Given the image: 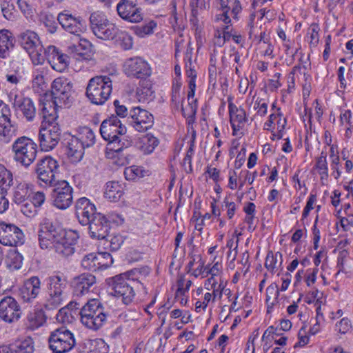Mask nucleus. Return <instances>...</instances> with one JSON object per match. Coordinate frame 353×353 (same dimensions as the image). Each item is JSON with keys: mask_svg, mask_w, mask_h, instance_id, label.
<instances>
[{"mask_svg": "<svg viewBox=\"0 0 353 353\" xmlns=\"http://www.w3.org/2000/svg\"><path fill=\"white\" fill-rule=\"evenodd\" d=\"M68 52L79 61L92 60L94 55L92 45L86 39H80L77 44L70 45L68 47Z\"/></svg>", "mask_w": 353, "mask_h": 353, "instance_id": "nucleus-26", "label": "nucleus"}, {"mask_svg": "<svg viewBox=\"0 0 353 353\" xmlns=\"http://www.w3.org/2000/svg\"><path fill=\"white\" fill-rule=\"evenodd\" d=\"M158 145V139L151 134L143 136L137 143V148L145 154L152 153Z\"/></svg>", "mask_w": 353, "mask_h": 353, "instance_id": "nucleus-34", "label": "nucleus"}, {"mask_svg": "<svg viewBox=\"0 0 353 353\" xmlns=\"http://www.w3.org/2000/svg\"><path fill=\"white\" fill-rule=\"evenodd\" d=\"M34 351V341L28 337L22 341L9 345L8 353H33Z\"/></svg>", "mask_w": 353, "mask_h": 353, "instance_id": "nucleus-35", "label": "nucleus"}, {"mask_svg": "<svg viewBox=\"0 0 353 353\" xmlns=\"http://www.w3.org/2000/svg\"><path fill=\"white\" fill-rule=\"evenodd\" d=\"M88 225H89V233L91 238L100 240L99 243L109 241L107 238L109 236L110 223L104 215L99 213Z\"/></svg>", "mask_w": 353, "mask_h": 353, "instance_id": "nucleus-16", "label": "nucleus"}, {"mask_svg": "<svg viewBox=\"0 0 353 353\" xmlns=\"http://www.w3.org/2000/svg\"><path fill=\"white\" fill-rule=\"evenodd\" d=\"M51 198L53 205L60 209L65 210L72 203V188L65 180L59 181L53 185Z\"/></svg>", "mask_w": 353, "mask_h": 353, "instance_id": "nucleus-11", "label": "nucleus"}, {"mask_svg": "<svg viewBox=\"0 0 353 353\" xmlns=\"http://www.w3.org/2000/svg\"><path fill=\"white\" fill-rule=\"evenodd\" d=\"M41 281L37 276L26 280L19 290V296L26 303L32 302L41 292Z\"/></svg>", "mask_w": 353, "mask_h": 353, "instance_id": "nucleus-25", "label": "nucleus"}, {"mask_svg": "<svg viewBox=\"0 0 353 353\" xmlns=\"http://www.w3.org/2000/svg\"><path fill=\"white\" fill-rule=\"evenodd\" d=\"M96 283V277L91 273H82L72 280L74 295L82 296L91 291V288Z\"/></svg>", "mask_w": 353, "mask_h": 353, "instance_id": "nucleus-23", "label": "nucleus"}, {"mask_svg": "<svg viewBox=\"0 0 353 353\" xmlns=\"http://www.w3.org/2000/svg\"><path fill=\"white\" fill-rule=\"evenodd\" d=\"M48 343L54 353H65L73 349L76 340L74 334L67 327L61 326L50 332Z\"/></svg>", "mask_w": 353, "mask_h": 353, "instance_id": "nucleus-8", "label": "nucleus"}, {"mask_svg": "<svg viewBox=\"0 0 353 353\" xmlns=\"http://www.w3.org/2000/svg\"><path fill=\"white\" fill-rule=\"evenodd\" d=\"M14 160L24 166L29 167L36 159L37 145L26 136L18 137L12 145Z\"/></svg>", "mask_w": 353, "mask_h": 353, "instance_id": "nucleus-3", "label": "nucleus"}, {"mask_svg": "<svg viewBox=\"0 0 353 353\" xmlns=\"http://www.w3.org/2000/svg\"><path fill=\"white\" fill-rule=\"evenodd\" d=\"M181 86V83L176 81V82L173 83L172 88V97H171V101L173 103H174V105L176 108H178L181 104V99H180V89Z\"/></svg>", "mask_w": 353, "mask_h": 353, "instance_id": "nucleus-57", "label": "nucleus"}, {"mask_svg": "<svg viewBox=\"0 0 353 353\" xmlns=\"http://www.w3.org/2000/svg\"><path fill=\"white\" fill-rule=\"evenodd\" d=\"M128 121L135 130L145 132L152 127L154 117L148 111L137 106L130 110Z\"/></svg>", "mask_w": 353, "mask_h": 353, "instance_id": "nucleus-14", "label": "nucleus"}, {"mask_svg": "<svg viewBox=\"0 0 353 353\" xmlns=\"http://www.w3.org/2000/svg\"><path fill=\"white\" fill-rule=\"evenodd\" d=\"M81 323L88 328L98 330L106 321L107 314L97 299L89 300L79 312Z\"/></svg>", "mask_w": 353, "mask_h": 353, "instance_id": "nucleus-4", "label": "nucleus"}, {"mask_svg": "<svg viewBox=\"0 0 353 353\" xmlns=\"http://www.w3.org/2000/svg\"><path fill=\"white\" fill-rule=\"evenodd\" d=\"M79 237V234L76 231L69 230L64 234L62 240L56 242L52 249L61 256H70L74 253V245L77 243Z\"/></svg>", "mask_w": 353, "mask_h": 353, "instance_id": "nucleus-20", "label": "nucleus"}, {"mask_svg": "<svg viewBox=\"0 0 353 353\" xmlns=\"http://www.w3.org/2000/svg\"><path fill=\"white\" fill-rule=\"evenodd\" d=\"M59 165L57 160L50 156H46L39 160L35 167L37 179L46 185H53L59 181L56 175L59 172Z\"/></svg>", "mask_w": 353, "mask_h": 353, "instance_id": "nucleus-10", "label": "nucleus"}, {"mask_svg": "<svg viewBox=\"0 0 353 353\" xmlns=\"http://www.w3.org/2000/svg\"><path fill=\"white\" fill-rule=\"evenodd\" d=\"M32 61L34 65L42 64L46 58L43 51V46L41 45V48L39 50L34 49L28 52Z\"/></svg>", "mask_w": 353, "mask_h": 353, "instance_id": "nucleus-53", "label": "nucleus"}, {"mask_svg": "<svg viewBox=\"0 0 353 353\" xmlns=\"http://www.w3.org/2000/svg\"><path fill=\"white\" fill-rule=\"evenodd\" d=\"M194 141H192L183 161V165L185 167V170L187 173H191L192 172V157L194 154Z\"/></svg>", "mask_w": 353, "mask_h": 353, "instance_id": "nucleus-54", "label": "nucleus"}, {"mask_svg": "<svg viewBox=\"0 0 353 353\" xmlns=\"http://www.w3.org/2000/svg\"><path fill=\"white\" fill-rule=\"evenodd\" d=\"M123 174L127 180L134 181L148 175V171L143 167L132 165L125 168Z\"/></svg>", "mask_w": 353, "mask_h": 353, "instance_id": "nucleus-41", "label": "nucleus"}, {"mask_svg": "<svg viewBox=\"0 0 353 353\" xmlns=\"http://www.w3.org/2000/svg\"><path fill=\"white\" fill-rule=\"evenodd\" d=\"M18 41L21 47L28 52L41 48V43L36 32L31 30H26L18 36Z\"/></svg>", "mask_w": 353, "mask_h": 353, "instance_id": "nucleus-29", "label": "nucleus"}, {"mask_svg": "<svg viewBox=\"0 0 353 353\" xmlns=\"http://www.w3.org/2000/svg\"><path fill=\"white\" fill-rule=\"evenodd\" d=\"M278 257L280 259L282 257V254L279 252L274 254L272 251H270L266 256L265 267L272 273L274 272V270L276 268Z\"/></svg>", "mask_w": 353, "mask_h": 353, "instance_id": "nucleus-50", "label": "nucleus"}, {"mask_svg": "<svg viewBox=\"0 0 353 353\" xmlns=\"http://www.w3.org/2000/svg\"><path fill=\"white\" fill-rule=\"evenodd\" d=\"M21 212L28 217H33L37 214V209L31 203H26L21 204Z\"/></svg>", "mask_w": 353, "mask_h": 353, "instance_id": "nucleus-64", "label": "nucleus"}, {"mask_svg": "<svg viewBox=\"0 0 353 353\" xmlns=\"http://www.w3.org/2000/svg\"><path fill=\"white\" fill-rule=\"evenodd\" d=\"M63 230L48 219H44L38 232L39 245L41 249H50L58 241L64 237Z\"/></svg>", "mask_w": 353, "mask_h": 353, "instance_id": "nucleus-9", "label": "nucleus"}, {"mask_svg": "<svg viewBox=\"0 0 353 353\" xmlns=\"http://www.w3.org/2000/svg\"><path fill=\"white\" fill-rule=\"evenodd\" d=\"M25 236L22 230L14 224L0 223V243L6 246L23 244Z\"/></svg>", "mask_w": 353, "mask_h": 353, "instance_id": "nucleus-15", "label": "nucleus"}, {"mask_svg": "<svg viewBox=\"0 0 353 353\" xmlns=\"http://www.w3.org/2000/svg\"><path fill=\"white\" fill-rule=\"evenodd\" d=\"M117 133L112 137V154L120 153L124 147H126L125 142L127 140Z\"/></svg>", "mask_w": 353, "mask_h": 353, "instance_id": "nucleus-49", "label": "nucleus"}, {"mask_svg": "<svg viewBox=\"0 0 353 353\" xmlns=\"http://www.w3.org/2000/svg\"><path fill=\"white\" fill-rule=\"evenodd\" d=\"M14 48V38L7 30L0 31V57L6 59L10 57V51Z\"/></svg>", "mask_w": 353, "mask_h": 353, "instance_id": "nucleus-32", "label": "nucleus"}, {"mask_svg": "<svg viewBox=\"0 0 353 353\" xmlns=\"http://www.w3.org/2000/svg\"><path fill=\"white\" fill-rule=\"evenodd\" d=\"M114 192L115 193L112 195V202L119 201L123 194V187L118 182L112 181V193Z\"/></svg>", "mask_w": 353, "mask_h": 353, "instance_id": "nucleus-62", "label": "nucleus"}, {"mask_svg": "<svg viewBox=\"0 0 353 353\" xmlns=\"http://www.w3.org/2000/svg\"><path fill=\"white\" fill-rule=\"evenodd\" d=\"M210 1V0H192L190 6L193 15L196 16L198 14V8L203 10L209 8Z\"/></svg>", "mask_w": 353, "mask_h": 353, "instance_id": "nucleus-59", "label": "nucleus"}, {"mask_svg": "<svg viewBox=\"0 0 353 353\" xmlns=\"http://www.w3.org/2000/svg\"><path fill=\"white\" fill-rule=\"evenodd\" d=\"M13 185V176L10 171L0 164V189L1 191L7 190Z\"/></svg>", "mask_w": 353, "mask_h": 353, "instance_id": "nucleus-43", "label": "nucleus"}, {"mask_svg": "<svg viewBox=\"0 0 353 353\" xmlns=\"http://www.w3.org/2000/svg\"><path fill=\"white\" fill-rule=\"evenodd\" d=\"M73 319L71 310L68 307L61 308L57 314V319L62 323H70Z\"/></svg>", "mask_w": 353, "mask_h": 353, "instance_id": "nucleus-55", "label": "nucleus"}, {"mask_svg": "<svg viewBox=\"0 0 353 353\" xmlns=\"http://www.w3.org/2000/svg\"><path fill=\"white\" fill-rule=\"evenodd\" d=\"M340 224L344 231H349L353 228V212H347L345 217L341 218Z\"/></svg>", "mask_w": 353, "mask_h": 353, "instance_id": "nucleus-63", "label": "nucleus"}, {"mask_svg": "<svg viewBox=\"0 0 353 353\" xmlns=\"http://www.w3.org/2000/svg\"><path fill=\"white\" fill-rule=\"evenodd\" d=\"M45 74H46V72L44 68H39L36 69L34 72L32 79V85L34 88L37 87V88H40L41 90H43L44 88H46Z\"/></svg>", "mask_w": 353, "mask_h": 353, "instance_id": "nucleus-47", "label": "nucleus"}, {"mask_svg": "<svg viewBox=\"0 0 353 353\" xmlns=\"http://www.w3.org/2000/svg\"><path fill=\"white\" fill-rule=\"evenodd\" d=\"M10 110L9 106L3 103H0V125L11 122Z\"/></svg>", "mask_w": 353, "mask_h": 353, "instance_id": "nucleus-58", "label": "nucleus"}, {"mask_svg": "<svg viewBox=\"0 0 353 353\" xmlns=\"http://www.w3.org/2000/svg\"><path fill=\"white\" fill-rule=\"evenodd\" d=\"M157 23L154 21H150L145 24L141 26H137L134 28L135 34L140 37H143L145 35L151 34L153 33L154 28H156Z\"/></svg>", "mask_w": 353, "mask_h": 353, "instance_id": "nucleus-48", "label": "nucleus"}, {"mask_svg": "<svg viewBox=\"0 0 353 353\" xmlns=\"http://www.w3.org/2000/svg\"><path fill=\"white\" fill-rule=\"evenodd\" d=\"M154 91L153 90L152 83L149 79H143L139 81V87L137 88L136 95L139 102H144L153 97Z\"/></svg>", "mask_w": 353, "mask_h": 353, "instance_id": "nucleus-33", "label": "nucleus"}, {"mask_svg": "<svg viewBox=\"0 0 353 353\" xmlns=\"http://www.w3.org/2000/svg\"><path fill=\"white\" fill-rule=\"evenodd\" d=\"M21 317L20 306L12 296H6L0 301V318L6 323H14Z\"/></svg>", "mask_w": 353, "mask_h": 353, "instance_id": "nucleus-18", "label": "nucleus"}, {"mask_svg": "<svg viewBox=\"0 0 353 353\" xmlns=\"http://www.w3.org/2000/svg\"><path fill=\"white\" fill-rule=\"evenodd\" d=\"M112 31H114V39L116 45L120 46L125 50H130L132 48V37L125 31H120L118 29L115 30L114 28H112Z\"/></svg>", "mask_w": 353, "mask_h": 353, "instance_id": "nucleus-37", "label": "nucleus"}, {"mask_svg": "<svg viewBox=\"0 0 353 353\" xmlns=\"http://www.w3.org/2000/svg\"><path fill=\"white\" fill-rule=\"evenodd\" d=\"M85 94L93 104H104L110 97V78L108 76L92 77L88 82Z\"/></svg>", "mask_w": 353, "mask_h": 353, "instance_id": "nucleus-6", "label": "nucleus"}, {"mask_svg": "<svg viewBox=\"0 0 353 353\" xmlns=\"http://www.w3.org/2000/svg\"><path fill=\"white\" fill-rule=\"evenodd\" d=\"M17 135V128L11 122L0 125L1 141L8 143Z\"/></svg>", "mask_w": 353, "mask_h": 353, "instance_id": "nucleus-42", "label": "nucleus"}, {"mask_svg": "<svg viewBox=\"0 0 353 353\" xmlns=\"http://www.w3.org/2000/svg\"><path fill=\"white\" fill-rule=\"evenodd\" d=\"M30 189L28 183L21 182L14 188L13 192V201L17 204H22L30 196Z\"/></svg>", "mask_w": 353, "mask_h": 353, "instance_id": "nucleus-36", "label": "nucleus"}, {"mask_svg": "<svg viewBox=\"0 0 353 353\" xmlns=\"http://www.w3.org/2000/svg\"><path fill=\"white\" fill-rule=\"evenodd\" d=\"M123 70L128 77L140 80L149 77L152 74L148 63L140 57L126 59Z\"/></svg>", "mask_w": 353, "mask_h": 353, "instance_id": "nucleus-13", "label": "nucleus"}, {"mask_svg": "<svg viewBox=\"0 0 353 353\" xmlns=\"http://www.w3.org/2000/svg\"><path fill=\"white\" fill-rule=\"evenodd\" d=\"M148 273L146 268H143L141 269H134L126 273L120 274L112 278V288L114 290V295L116 297H121L122 302L128 305L132 302L134 297L135 293L134 291V287L135 285L140 284L137 279L134 278L130 279V276L134 275L136 272Z\"/></svg>", "mask_w": 353, "mask_h": 353, "instance_id": "nucleus-2", "label": "nucleus"}, {"mask_svg": "<svg viewBox=\"0 0 353 353\" xmlns=\"http://www.w3.org/2000/svg\"><path fill=\"white\" fill-rule=\"evenodd\" d=\"M113 105L114 106L116 115L112 114V127L115 128V129H114L115 133L119 135H125L127 129L125 125H122L118 117L121 118L126 117L128 114V108L124 105L120 104L119 100H114Z\"/></svg>", "mask_w": 353, "mask_h": 353, "instance_id": "nucleus-28", "label": "nucleus"}, {"mask_svg": "<svg viewBox=\"0 0 353 353\" xmlns=\"http://www.w3.org/2000/svg\"><path fill=\"white\" fill-rule=\"evenodd\" d=\"M326 157V152L322 151L320 156L316 159L315 168L318 170L319 173L321 172L328 170Z\"/></svg>", "mask_w": 353, "mask_h": 353, "instance_id": "nucleus-61", "label": "nucleus"}, {"mask_svg": "<svg viewBox=\"0 0 353 353\" xmlns=\"http://www.w3.org/2000/svg\"><path fill=\"white\" fill-rule=\"evenodd\" d=\"M279 291L276 283H272L266 289V303L268 305L267 312H270L273 306L278 303Z\"/></svg>", "mask_w": 353, "mask_h": 353, "instance_id": "nucleus-40", "label": "nucleus"}, {"mask_svg": "<svg viewBox=\"0 0 353 353\" xmlns=\"http://www.w3.org/2000/svg\"><path fill=\"white\" fill-rule=\"evenodd\" d=\"M0 8L5 19L10 21L15 19V7L12 0H0Z\"/></svg>", "mask_w": 353, "mask_h": 353, "instance_id": "nucleus-44", "label": "nucleus"}, {"mask_svg": "<svg viewBox=\"0 0 353 353\" xmlns=\"http://www.w3.org/2000/svg\"><path fill=\"white\" fill-rule=\"evenodd\" d=\"M46 322V316L42 309H36L30 312L26 317V327L33 331L41 327Z\"/></svg>", "mask_w": 353, "mask_h": 353, "instance_id": "nucleus-31", "label": "nucleus"}, {"mask_svg": "<svg viewBox=\"0 0 353 353\" xmlns=\"http://www.w3.org/2000/svg\"><path fill=\"white\" fill-rule=\"evenodd\" d=\"M75 214L79 223L83 225H87L99 213H96L94 205L88 199L82 197L75 203Z\"/></svg>", "mask_w": 353, "mask_h": 353, "instance_id": "nucleus-21", "label": "nucleus"}, {"mask_svg": "<svg viewBox=\"0 0 353 353\" xmlns=\"http://www.w3.org/2000/svg\"><path fill=\"white\" fill-rule=\"evenodd\" d=\"M230 121L232 128V134L239 135V132L243 130L248 121L245 110L242 107H237L232 102L228 104Z\"/></svg>", "mask_w": 353, "mask_h": 353, "instance_id": "nucleus-24", "label": "nucleus"}, {"mask_svg": "<svg viewBox=\"0 0 353 353\" xmlns=\"http://www.w3.org/2000/svg\"><path fill=\"white\" fill-rule=\"evenodd\" d=\"M81 265L84 270H87L88 271H98L96 253H89L85 254L81 259Z\"/></svg>", "mask_w": 353, "mask_h": 353, "instance_id": "nucleus-46", "label": "nucleus"}, {"mask_svg": "<svg viewBox=\"0 0 353 353\" xmlns=\"http://www.w3.org/2000/svg\"><path fill=\"white\" fill-rule=\"evenodd\" d=\"M85 148L84 145L72 136L65 143V154L71 163H77L82 160Z\"/></svg>", "mask_w": 353, "mask_h": 353, "instance_id": "nucleus-27", "label": "nucleus"}, {"mask_svg": "<svg viewBox=\"0 0 353 353\" xmlns=\"http://www.w3.org/2000/svg\"><path fill=\"white\" fill-rule=\"evenodd\" d=\"M195 94V90H189L188 92V106L190 107V112L186 114L182 103L181 104V112L183 113V115L185 117H187L188 119V123H190L191 122H194V117L196 113L197 110V99H194Z\"/></svg>", "mask_w": 353, "mask_h": 353, "instance_id": "nucleus-38", "label": "nucleus"}, {"mask_svg": "<svg viewBox=\"0 0 353 353\" xmlns=\"http://www.w3.org/2000/svg\"><path fill=\"white\" fill-rule=\"evenodd\" d=\"M109 345L103 340L98 339L95 341L94 347L88 353H108Z\"/></svg>", "mask_w": 353, "mask_h": 353, "instance_id": "nucleus-60", "label": "nucleus"}, {"mask_svg": "<svg viewBox=\"0 0 353 353\" xmlns=\"http://www.w3.org/2000/svg\"><path fill=\"white\" fill-rule=\"evenodd\" d=\"M47 296L46 308L52 310L60 306L65 298L67 280L63 275L54 274L46 279Z\"/></svg>", "mask_w": 353, "mask_h": 353, "instance_id": "nucleus-5", "label": "nucleus"}, {"mask_svg": "<svg viewBox=\"0 0 353 353\" xmlns=\"http://www.w3.org/2000/svg\"><path fill=\"white\" fill-rule=\"evenodd\" d=\"M90 21L94 34L100 39L108 40L110 37L109 21L101 12L97 11L90 15Z\"/></svg>", "mask_w": 353, "mask_h": 353, "instance_id": "nucleus-22", "label": "nucleus"}, {"mask_svg": "<svg viewBox=\"0 0 353 353\" xmlns=\"http://www.w3.org/2000/svg\"><path fill=\"white\" fill-rule=\"evenodd\" d=\"M254 109L256 110V115L259 117H264L268 112V103L263 99L257 97L254 103Z\"/></svg>", "mask_w": 353, "mask_h": 353, "instance_id": "nucleus-51", "label": "nucleus"}, {"mask_svg": "<svg viewBox=\"0 0 353 353\" xmlns=\"http://www.w3.org/2000/svg\"><path fill=\"white\" fill-rule=\"evenodd\" d=\"M52 101L46 103H52L57 111L58 107L69 108L72 102L73 84L68 79L61 77L55 79L52 83Z\"/></svg>", "mask_w": 353, "mask_h": 353, "instance_id": "nucleus-7", "label": "nucleus"}, {"mask_svg": "<svg viewBox=\"0 0 353 353\" xmlns=\"http://www.w3.org/2000/svg\"><path fill=\"white\" fill-rule=\"evenodd\" d=\"M9 97L15 112L21 113L28 122L34 120L37 115V109L34 103L30 97H25L21 92H11Z\"/></svg>", "mask_w": 353, "mask_h": 353, "instance_id": "nucleus-12", "label": "nucleus"}, {"mask_svg": "<svg viewBox=\"0 0 353 353\" xmlns=\"http://www.w3.org/2000/svg\"><path fill=\"white\" fill-rule=\"evenodd\" d=\"M99 131L102 138L110 143V117L103 121Z\"/></svg>", "mask_w": 353, "mask_h": 353, "instance_id": "nucleus-56", "label": "nucleus"}, {"mask_svg": "<svg viewBox=\"0 0 353 353\" xmlns=\"http://www.w3.org/2000/svg\"><path fill=\"white\" fill-rule=\"evenodd\" d=\"M39 114L42 119L39 133V146L41 150L48 152L53 150L61 139V130L55 123L57 112L52 103H43Z\"/></svg>", "mask_w": 353, "mask_h": 353, "instance_id": "nucleus-1", "label": "nucleus"}, {"mask_svg": "<svg viewBox=\"0 0 353 353\" xmlns=\"http://www.w3.org/2000/svg\"><path fill=\"white\" fill-rule=\"evenodd\" d=\"M68 63V57L63 53L60 54L49 62V64L53 70L60 72L64 71L67 68Z\"/></svg>", "mask_w": 353, "mask_h": 353, "instance_id": "nucleus-45", "label": "nucleus"}, {"mask_svg": "<svg viewBox=\"0 0 353 353\" xmlns=\"http://www.w3.org/2000/svg\"><path fill=\"white\" fill-rule=\"evenodd\" d=\"M57 19L62 28L71 34L79 36L85 30L81 17L73 16L68 10L60 12Z\"/></svg>", "mask_w": 353, "mask_h": 353, "instance_id": "nucleus-19", "label": "nucleus"}, {"mask_svg": "<svg viewBox=\"0 0 353 353\" xmlns=\"http://www.w3.org/2000/svg\"><path fill=\"white\" fill-rule=\"evenodd\" d=\"M118 14L131 23H139L143 19L142 9L130 0H121L117 6Z\"/></svg>", "mask_w": 353, "mask_h": 353, "instance_id": "nucleus-17", "label": "nucleus"}, {"mask_svg": "<svg viewBox=\"0 0 353 353\" xmlns=\"http://www.w3.org/2000/svg\"><path fill=\"white\" fill-rule=\"evenodd\" d=\"M97 254V270L102 272L110 266V241L99 243Z\"/></svg>", "mask_w": 353, "mask_h": 353, "instance_id": "nucleus-30", "label": "nucleus"}, {"mask_svg": "<svg viewBox=\"0 0 353 353\" xmlns=\"http://www.w3.org/2000/svg\"><path fill=\"white\" fill-rule=\"evenodd\" d=\"M42 21L50 33H54L57 28L55 17L51 14H46L42 17Z\"/></svg>", "mask_w": 353, "mask_h": 353, "instance_id": "nucleus-52", "label": "nucleus"}, {"mask_svg": "<svg viewBox=\"0 0 353 353\" xmlns=\"http://www.w3.org/2000/svg\"><path fill=\"white\" fill-rule=\"evenodd\" d=\"M76 138H77L85 148L90 147L95 143V135L93 131L86 126L80 128Z\"/></svg>", "mask_w": 353, "mask_h": 353, "instance_id": "nucleus-39", "label": "nucleus"}]
</instances>
